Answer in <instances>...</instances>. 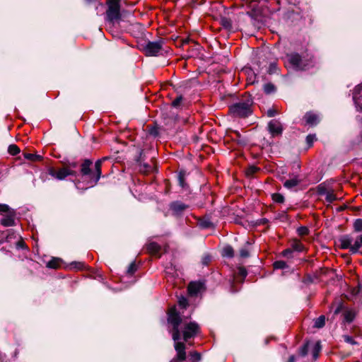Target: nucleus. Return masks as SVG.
<instances>
[{"label":"nucleus","instance_id":"11","mask_svg":"<svg viewBox=\"0 0 362 362\" xmlns=\"http://www.w3.org/2000/svg\"><path fill=\"white\" fill-rule=\"evenodd\" d=\"M269 131L273 136L280 135L282 133V127L280 122L272 119L268 124Z\"/></svg>","mask_w":362,"mask_h":362},{"label":"nucleus","instance_id":"3","mask_svg":"<svg viewBox=\"0 0 362 362\" xmlns=\"http://www.w3.org/2000/svg\"><path fill=\"white\" fill-rule=\"evenodd\" d=\"M101 163V160H98L94 165H93L90 160H85L81 164V174L88 176L92 185L96 184L100 177Z\"/></svg>","mask_w":362,"mask_h":362},{"label":"nucleus","instance_id":"41","mask_svg":"<svg viewBox=\"0 0 362 362\" xmlns=\"http://www.w3.org/2000/svg\"><path fill=\"white\" fill-rule=\"evenodd\" d=\"M137 267L134 262H132L129 264L128 269H127V274L129 275H133L134 272L136 271Z\"/></svg>","mask_w":362,"mask_h":362},{"label":"nucleus","instance_id":"48","mask_svg":"<svg viewBox=\"0 0 362 362\" xmlns=\"http://www.w3.org/2000/svg\"><path fill=\"white\" fill-rule=\"evenodd\" d=\"M293 252L291 247L287 248L282 252V255L284 257H288Z\"/></svg>","mask_w":362,"mask_h":362},{"label":"nucleus","instance_id":"39","mask_svg":"<svg viewBox=\"0 0 362 362\" xmlns=\"http://www.w3.org/2000/svg\"><path fill=\"white\" fill-rule=\"evenodd\" d=\"M71 267L76 269L77 270H82L86 267V265L83 262H72L71 264Z\"/></svg>","mask_w":362,"mask_h":362},{"label":"nucleus","instance_id":"46","mask_svg":"<svg viewBox=\"0 0 362 362\" xmlns=\"http://www.w3.org/2000/svg\"><path fill=\"white\" fill-rule=\"evenodd\" d=\"M179 305L182 307V308H186L188 305V302H187V300L185 298H182L181 299L179 300Z\"/></svg>","mask_w":362,"mask_h":362},{"label":"nucleus","instance_id":"37","mask_svg":"<svg viewBox=\"0 0 362 362\" xmlns=\"http://www.w3.org/2000/svg\"><path fill=\"white\" fill-rule=\"evenodd\" d=\"M183 98L182 95H178L176 97V98L172 102V105L174 107H178L182 102Z\"/></svg>","mask_w":362,"mask_h":362},{"label":"nucleus","instance_id":"44","mask_svg":"<svg viewBox=\"0 0 362 362\" xmlns=\"http://www.w3.org/2000/svg\"><path fill=\"white\" fill-rule=\"evenodd\" d=\"M327 192L328 191L327 190L325 186L320 185L317 187V192L319 193V194H326Z\"/></svg>","mask_w":362,"mask_h":362},{"label":"nucleus","instance_id":"15","mask_svg":"<svg viewBox=\"0 0 362 362\" xmlns=\"http://www.w3.org/2000/svg\"><path fill=\"white\" fill-rule=\"evenodd\" d=\"M139 170L143 173H148L153 170V165H149L144 162V160H136Z\"/></svg>","mask_w":362,"mask_h":362},{"label":"nucleus","instance_id":"47","mask_svg":"<svg viewBox=\"0 0 362 362\" xmlns=\"http://www.w3.org/2000/svg\"><path fill=\"white\" fill-rule=\"evenodd\" d=\"M267 114L269 117H274L277 114V111L275 109L272 108L267 110Z\"/></svg>","mask_w":362,"mask_h":362},{"label":"nucleus","instance_id":"28","mask_svg":"<svg viewBox=\"0 0 362 362\" xmlns=\"http://www.w3.org/2000/svg\"><path fill=\"white\" fill-rule=\"evenodd\" d=\"M234 255V250L231 246H226L223 250V256L232 257Z\"/></svg>","mask_w":362,"mask_h":362},{"label":"nucleus","instance_id":"45","mask_svg":"<svg viewBox=\"0 0 362 362\" xmlns=\"http://www.w3.org/2000/svg\"><path fill=\"white\" fill-rule=\"evenodd\" d=\"M344 338L346 342L349 343L351 344H356V341H354V339L351 337L345 335Z\"/></svg>","mask_w":362,"mask_h":362},{"label":"nucleus","instance_id":"1","mask_svg":"<svg viewBox=\"0 0 362 362\" xmlns=\"http://www.w3.org/2000/svg\"><path fill=\"white\" fill-rule=\"evenodd\" d=\"M168 322L173 327L170 331L172 338L174 340V348L176 352L175 356L170 362H199L202 358L201 354L197 351H189L187 354V345L185 343L179 341L180 339V325H182V320L176 309L172 308L168 313Z\"/></svg>","mask_w":362,"mask_h":362},{"label":"nucleus","instance_id":"31","mask_svg":"<svg viewBox=\"0 0 362 362\" xmlns=\"http://www.w3.org/2000/svg\"><path fill=\"white\" fill-rule=\"evenodd\" d=\"M273 267L275 269H282L288 267L286 263L281 260L274 262Z\"/></svg>","mask_w":362,"mask_h":362},{"label":"nucleus","instance_id":"13","mask_svg":"<svg viewBox=\"0 0 362 362\" xmlns=\"http://www.w3.org/2000/svg\"><path fill=\"white\" fill-rule=\"evenodd\" d=\"M341 249H349L351 252V247H353V240L349 235H343L339 239Z\"/></svg>","mask_w":362,"mask_h":362},{"label":"nucleus","instance_id":"8","mask_svg":"<svg viewBox=\"0 0 362 362\" xmlns=\"http://www.w3.org/2000/svg\"><path fill=\"white\" fill-rule=\"evenodd\" d=\"M49 173L52 177H54L58 180H63L65 177H66L68 175H73L74 170L70 169L69 167H63L59 169L51 168L49 170Z\"/></svg>","mask_w":362,"mask_h":362},{"label":"nucleus","instance_id":"12","mask_svg":"<svg viewBox=\"0 0 362 362\" xmlns=\"http://www.w3.org/2000/svg\"><path fill=\"white\" fill-rule=\"evenodd\" d=\"M305 124L310 126H315L320 122V117L317 114L313 112H308L303 116Z\"/></svg>","mask_w":362,"mask_h":362},{"label":"nucleus","instance_id":"25","mask_svg":"<svg viewBox=\"0 0 362 362\" xmlns=\"http://www.w3.org/2000/svg\"><path fill=\"white\" fill-rule=\"evenodd\" d=\"M361 247H362V235L358 236L354 244H353V247H351V253H356Z\"/></svg>","mask_w":362,"mask_h":362},{"label":"nucleus","instance_id":"51","mask_svg":"<svg viewBox=\"0 0 362 362\" xmlns=\"http://www.w3.org/2000/svg\"><path fill=\"white\" fill-rule=\"evenodd\" d=\"M18 245L20 247H23L24 243H23V242L21 241V242H19Z\"/></svg>","mask_w":362,"mask_h":362},{"label":"nucleus","instance_id":"38","mask_svg":"<svg viewBox=\"0 0 362 362\" xmlns=\"http://www.w3.org/2000/svg\"><path fill=\"white\" fill-rule=\"evenodd\" d=\"M317 140L315 134H309L306 137V142L309 146H311L315 141Z\"/></svg>","mask_w":362,"mask_h":362},{"label":"nucleus","instance_id":"17","mask_svg":"<svg viewBox=\"0 0 362 362\" xmlns=\"http://www.w3.org/2000/svg\"><path fill=\"white\" fill-rule=\"evenodd\" d=\"M187 206L180 202H175L170 204V209L175 214H180L185 211Z\"/></svg>","mask_w":362,"mask_h":362},{"label":"nucleus","instance_id":"42","mask_svg":"<svg viewBox=\"0 0 362 362\" xmlns=\"http://www.w3.org/2000/svg\"><path fill=\"white\" fill-rule=\"evenodd\" d=\"M211 256L209 255H205L202 259V263L203 265L207 266L211 261Z\"/></svg>","mask_w":362,"mask_h":362},{"label":"nucleus","instance_id":"35","mask_svg":"<svg viewBox=\"0 0 362 362\" xmlns=\"http://www.w3.org/2000/svg\"><path fill=\"white\" fill-rule=\"evenodd\" d=\"M354 228L355 231L360 232L362 231V219L358 218L356 219L354 223Z\"/></svg>","mask_w":362,"mask_h":362},{"label":"nucleus","instance_id":"43","mask_svg":"<svg viewBox=\"0 0 362 362\" xmlns=\"http://www.w3.org/2000/svg\"><path fill=\"white\" fill-rule=\"evenodd\" d=\"M249 251L246 248H242L240 250V255L241 257L245 258L249 257Z\"/></svg>","mask_w":362,"mask_h":362},{"label":"nucleus","instance_id":"40","mask_svg":"<svg viewBox=\"0 0 362 362\" xmlns=\"http://www.w3.org/2000/svg\"><path fill=\"white\" fill-rule=\"evenodd\" d=\"M11 208H10L7 204H0V215H4L10 211Z\"/></svg>","mask_w":362,"mask_h":362},{"label":"nucleus","instance_id":"6","mask_svg":"<svg viewBox=\"0 0 362 362\" xmlns=\"http://www.w3.org/2000/svg\"><path fill=\"white\" fill-rule=\"evenodd\" d=\"M121 0H107V9L106 11V19L110 23H115L121 18L120 13Z\"/></svg>","mask_w":362,"mask_h":362},{"label":"nucleus","instance_id":"26","mask_svg":"<svg viewBox=\"0 0 362 362\" xmlns=\"http://www.w3.org/2000/svg\"><path fill=\"white\" fill-rule=\"evenodd\" d=\"M21 150L19 147L16 144H11L8 147V153L13 156H15L20 153Z\"/></svg>","mask_w":362,"mask_h":362},{"label":"nucleus","instance_id":"19","mask_svg":"<svg viewBox=\"0 0 362 362\" xmlns=\"http://www.w3.org/2000/svg\"><path fill=\"white\" fill-rule=\"evenodd\" d=\"M343 315L346 322H351L356 317V312L353 309H347L344 311Z\"/></svg>","mask_w":362,"mask_h":362},{"label":"nucleus","instance_id":"29","mask_svg":"<svg viewBox=\"0 0 362 362\" xmlns=\"http://www.w3.org/2000/svg\"><path fill=\"white\" fill-rule=\"evenodd\" d=\"M310 346V343L307 341L304 344V345L300 349L299 354L301 356H305L308 354L309 348Z\"/></svg>","mask_w":362,"mask_h":362},{"label":"nucleus","instance_id":"27","mask_svg":"<svg viewBox=\"0 0 362 362\" xmlns=\"http://www.w3.org/2000/svg\"><path fill=\"white\" fill-rule=\"evenodd\" d=\"M185 172L183 170H181V171H180L179 175H178V181H179L180 185L182 188H185L187 187V185L185 182Z\"/></svg>","mask_w":362,"mask_h":362},{"label":"nucleus","instance_id":"50","mask_svg":"<svg viewBox=\"0 0 362 362\" xmlns=\"http://www.w3.org/2000/svg\"><path fill=\"white\" fill-rule=\"evenodd\" d=\"M287 362H296V357L295 356L292 355L289 357Z\"/></svg>","mask_w":362,"mask_h":362},{"label":"nucleus","instance_id":"22","mask_svg":"<svg viewBox=\"0 0 362 362\" xmlns=\"http://www.w3.org/2000/svg\"><path fill=\"white\" fill-rule=\"evenodd\" d=\"M261 170L260 168L255 165H250L245 171L247 177H253L257 173Z\"/></svg>","mask_w":362,"mask_h":362},{"label":"nucleus","instance_id":"21","mask_svg":"<svg viewBox=\"0 0 362 362\" xmlns=\"http://www.w3.org/2000/svg\"><path fill=\"white\" fill-rule=\"evenodd\" d=\"M311 354L313 355V358L314 360H316L320 354V352L321 351V345L320 341H317L312 344L311 346Z\"/></svg>","mask_w":362,"mask_h":362},{"label":"nucleus","instance_id":"32","mask_svg":"<svg viewBox=\"0 0 362 362\" xmlns=\"http://www.w3.org/2000/svg\"><path fill=\"white\" fill-rule=\"evenodd\" d=\"M325 195V200L329 203H332L337 199L336 195L333 191L327 192Z\"/></svg>","mask_w":362,"mask_h":362},{"label":"nucleus","instance_id":"52","mask_svg":"<svg viewBox=\"0 0 362 362\" xmlns=\"http://www.w3.org/2000/svg\"><path fill=\"white\" fill-rule=\"evenodd\" d=\"M151 162H152V164H151V165H153H153H154V163H153V160H151Z\"/></svg>","mask_w":362,"mask_h":362},{"label":"nucleus","instance_id":"18","mask_svg":"<svg viewBox=\"0 0 362 362\" xmlns=\"http://www.w3.org/2000/svg\"><path fill=\"white\" fill-rule=\"evenodd\" d=\"M62 260L60 258L53 257L47 263L48 268L57 269L62 267Z\"/></svg>","mask_w":362,"mask_h":362},{"label":"nucleus","instance_id":"49","mask_svg":"<svg viewBox=\"0 0 362 362\" xmlns=\"http://www.w3.org/2000/svg\"><path fill=\"white\" fill-rule=\"evenodd\" d=\"M274 89V86L272 85H270V84H267L264 87V90L265 91L269 93H270V91Z\"/></svg>","mask_w":362,"mask_h":362},{"label":"nucleus","instance_id":"5","mask_svg":"<svg viewBox=\"0 0 362 362\" xmlns=\"http://www.w3.org/2000/svg\"><path fill=\"white\" fill-rule=\"evenodd\" d=\"M180 335L182 334L184 343L200 333V327L195 322H184L181 326Z\"/></svg>","mask_w":362,"mask_h":362},{"label":"nucleus","instance_id":"34","mask_svg":"<svg viewBox=\"0 0 362 362\" xmlns=\"http://www.w3.org/2000/svg\"><path fill=\"white\" fill-rule=\"evenodd\" d=\"M23 155L24 158L28 159V158H42V156L40 155L35 154L31 152L28 151H23Z\"/></svg>","mask_w":362,"mask_h":362},{"label":"nucleus","instance_id":"2","mask_svg":"<svg viewBox=\"0 0 362 362\" xmlns=\"http://www.w3.org/2000/svg\"><path fill=\"white\" fill-rule=\"evenodd\" d=\"M253 103L251 95L245 93L238 101L230 106L229 112L234 117H247L252 113Z\"/></svg>","mask_w":362,"mask_h":362},{"label":"nucleus","instance_id":"10","mask_svg":"<svg viewBox=\"0 0 362 362\" xmlns=\"http://www.w3.org/2000/svg\"><path fill=\"white\" fill-rule=\"evenodd\" d=\"M146 252L151 255L160 258L162 255L161 246L156 242H149L145 245Z\"/></svg>","mask_w":362,"mask_h":362},{"label":"nucleus","instance_id":"9","mask_svg":"<svg viewBox=\"0 0 362 362\" xmlns=\"http://www.w3.org/2000/svg\"><path fill=\"white\" fill-rule=\"evenodd\" d=\"M16 216L15 210L11 209L7 213L2 215L0 223L5 227L13 226L16 225Z\"/></svg>","mask_w":362,"mask_h":362},{"label":"nucleus","instance_id":"7","mask_svg":"<svg viewBox=\"0 0 362 362\" xmlns=\"http://www.w3.org/2000/svg\"><path fill=\"white\" fill-rule=\"evenodd\" d=\"M163 42H148L144 47V52L146 56H156L162 49Z\"/></svg>","mask_w":362,"mask_h":362},{"label":"nucleus","instance_id":"53","mask_svg":"<svg viewBox=\"0 0 362 362\" xmlns=\"http://www.w3.org/2000/svg\"><path fill=\"white\" fill-rule=\"evenodd\" d=\"M103 158L106 159V158H108V157L105 156V157H103Z\"/></svg>","mask_w":362,"mask_h":362},{"label":"nucleus","instance_id":"36","mask_svg":"<svg viewBox=\"0 0 362 362\" xmlns=\"http://www.w3.org/2000/svg\"><path fill=\"white\" fill-rule=\"evenodd\" d=\"M297 232H298V234L300 235V236H305V235H308L309 233V230L307 227L305 226H300L298 228L297 230Z\"/></svg>","mask_w":362,"mask_h":362},{"label":"nucleus","instance_id":"30","mask_svg":"<svg viewBox=\"0 0 362 362\" xmlns=\"http://www.w3.org/2000/svg\"><path fill=\"white\" fill-rule=\"evenodd\" d=\"M247 276V272L246 270L243 268L240 267L238 270L237 274H235L234 278L235 279H238L239 277L241 278V280L243 281Z\"/></svg>","mask_w":362,"mask_h":362},{"label":"nucleus","instance_id":"23","mask_svg":"<svg viewBox=\"0 0 362 362\" xmlns=\"http://www.w3.org/2000/svg\"><path fill=\"white\" fill-rule=\"evenodd\" d=\"M300 183V180L297 177L287 180L284 182V186L287 189H291L297 186Z\"/></svg>","mask_w":362,"mask_h":362},{"label":"nucleus","instance_id":"14","mask_svg":"<svg viewBox=\"0 0 362 362\" xmlns=\"http://www.w3.org/2000/svg\"><path fill=\"white\" fill-rule=\"evenodd\" d=\"M203 287H204V284L202 283L197 282V281H192L189 284L187 289H188V292L191 295H196L199 292L201 291V290L203 288Z\"/></svg>","mask_w":362,"mask_h":362},{"label":"nucleus","instance_id":"33","mask_svg":"<svg viewBox=\"0 0 362 362\" xmlns=\"http://www.w3.org/2000/svg\"><path fill=\"white\" fill-rule=\"evenodd\" d=\"M272 200L276 203H283L284 202V197L281 194L274 193L272 195Z\"/></svg>","mask_w":362,"mask_h":362},{"label":"nucleus","instance_id":"20","mask_svg":"<svg viewBox=\"0 0 362 362\" xmlns=\"http://www.w3.org/2000/svg\"><path fill=\"white\" fill-rule=\"evenodd\" d=\"M291 247L293 251L302 252L304 250L305 247L303 243L297 239H293L291 242Z\"/></svg>","mask_w":362,"mask_h":362},{"label":"nucleus","instance_id":"16","mask_svg":"<svg viewBox=\"0 0 362 362\" xmlns=\"http://www.w3.org/2000/svg\"><path fill=\"white\" fill-rule=\"evenodd\" d=\"M353 98L356 104L360 107L361 110H362V84L358 86L355 89V93Z\"/></svg>","mask_w":362,"mask_h":362},{"label":"nucleus","instance_id":"4","mask_svg":"<svg viewBox=\"0 0 362 362\" xmlns=\"http://www.w3.org/2000/svg\"><path fill=\"white\" fill-rule=\"evenodd\" d=\"M287 61L296 70L304 71L313 67L315 62L313 58L302 57L298 53L287 54Z\"/></svg>","mask_w":362,"mask_h":362},{"label":"nucleus","instance_id":"24","mask_svg":"<svg viewBox=\"0 0 362 362\" xmlns=\"http://www.w3.org/2000/svg\"><path fill=\"white\" fill-rule=\"evenodd\" d=\"M325 315H320L319 317L314 320V327L322 328L325 325Z\"/></svg>","mask_w":362,"mask_h":362}]
</instances>
